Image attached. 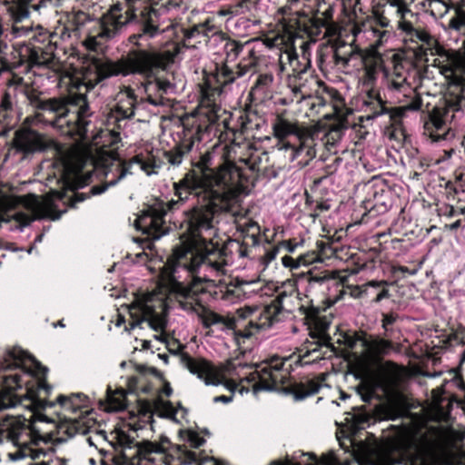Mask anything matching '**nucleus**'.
<instances>
[{"label":"nucleus","instance_id":"1","mask_svg":"<svg viewBox=\"0 0 465 465\" xmlns=\"http://www.w3.org/2000/svg\"><path fill=\"white\" fill-rule=\"evenodd\" d=\"M128 25L134 27V33L128 37L132 47L116 61L104 57L93 58L83 75L86 91L113 76L137 74L143 78H152L166 70L173 62L168 52L143 47V43H148L170 27L165 17H161L153 9L142 10L137 15L126 14L121 5H114L88 29L84 45L89 50L103 51L104 45Z\"/></svg>","mask_w":465,"mask_h":465},{"label":"nucleus","instance_id":"2","mask_svg":"<svg viewBox=\"0 0 465 465\" xmlns=\"http://www.w3.org/2000/svg\"><path fill=\"white\" fill-rule=\"evenodd\" d=\"M191 164L182 185L194 193L197 202L183 214L192 237L204 239L216 234L218 217L230 209L242 174L232 163L214 167L213 153L208 149L192 157Z\"/></svg>","mask_w":465,"mask_h":465},{"label":"nucleus","instance_id":"3","mask_svg":"<svg viewBox=\"0 0 465 465\" xmlns=\"http://www.w3.org/2000/svg\"><path fill=\"white\" fill-rule=\"evenodd\" d=\"M25 95L34 110L35 124L50 125L62 132L68 127L66 133L74 132L80 135L87 132L92 112L85 94L75 93L65 98L45 99L40 92L27 87Z\"/></svg>","mask_w":465,"mask_h":465},{"label":"nucleus","instance_id":"4","mask_svg":"<svg viewBox=\"0 0 465 465\" xmlns=\"http://www.w3.org/2000/svg\"><path fill=\"white\" fill-rule=\"evenodd\" d=\"M300 283L297 272L292 273V278L286 280L277 289V296L272 302L262 310L251 308L239 309L237 319L230 324L234 331L235 338H250L261 330L271 327L274 322H278V315L282 311L291 312L295 301L300 300Z\"/></svg>","mask_w":465,"mask_h":465},{"label":"nucleus","instance_id":"5","mask_svg":"<svg viewBox=\"0 0 465 465\" xmlns=\"http://www.w3.org/2000/svg\"><path fill=\"white\" fill-rule=\"evenodd\" d=\"M136 430H117L111 434V444L117 451L116 459L122 465H173V457L168 453L170 440L163 437L160 442L143 440L137 441Z\"/></svg>","mask_w":465,"mask_h":465},{"label":"nucleus","instance_id":"6","mask_svg":"<svg viewBox=\"0 0 465 465\" xmlns=\"http://www.w3.org/2000/svg\"><path fill=\"white\" fill-rule=\"evenodd\" d=\"M0 382L7 391H30L29 382L35 378L38 389L49 390L46 384L48 369L19 347L0 349Z\"/></svg>","mask_w":465,"mask_h":465},{"label":"nucleus","instance_id":"7","mask_svg":"<svg viewBox=\"0 0 465 465\" xmlns=\"http://www.w3.org/2000/svg\"><path fill=\"white\" fill-rule=\"evenodd\" d=\"M320 359L318 348L309 350L302 355L290 358L273 356L261 365H257L245 379L248 382L254 383L255 391H274L287 382L292 363L303 366Z\"/></svg>","mask_w":465,"mask_h":465},{"label":"nucleus","instance_id":"8","mask_svg":"<svg viewBox=\"0 0 465 465\" xmlns=\"http://www.w3.org/2000/svg\"><path fill=\"white\" fill-rule=\"evenodd\" d=\"M183 137L180 143L164 153V157L172 165H179L192 152L195 142H201L212 134L216 135L220 118L214 108H203L187 116L183 122Z\"/></svg>","mask_w":465,"mask_h":465},{"label":"nucleus","instance_id":"9","mask_svg":"<svg viewBox=\"0 0 465 465\" xmlns=\"http://www.w3.org/2000/svg\"><path fill=\"white\" fill-rule=\"evenodd\" d=\"M183 178L174 183L175 195L177 200L172 199L168 203H164L161 199H154L152 203L142 211L141 214L136 219V227L143 234H146L153 240H158L163 235H165L170 231V226L167 225V218L170 222L171 215L187 201L189 195H193L190 190H187L182 185Z\"/></svg>","mask_w":465,"mask_h":465},{"label":"nucleus","instance_id":"10","mask_svg":"<svg viewBox=\"0 0 465 465\" xmlns=\"http://www.w3.org/2000/svg\"><path fill=\"white\" fill-rule=\"evenodd\" d=\"M233 250L238 252L242 257L245 255L242 245L235 240H230L223 248L218 243L214 244L210 242L200 252L187 251L177 256L172 272L173 277L178 268L184 269L192 275L201 268L215 272L217 274H224L225 266L228 264V252H232Z\"/></svg>","mask_w":465,"mask_h":465},{"label":"nucleus","instance_id":"11","mask_svg":"<svg viewBox=\"0 0 465 465\" xmlns=\"http://www.w3.org/2000/svg\"><path fill=\"white\" fill-rule=\"evenodd\" d=\"M462 97L450 95L441 99L429 113V120L425 128L434 142L448 140L453 137V133L448 126L456 112L461 109Z\"/></svg>","mask_w":465,"mask_h":465},{"label":"nucleus","instance_id":"12","mask_svg":"<svg viewBox=\"0 0 465 465\" xmlns=\"http://www.w3.org/2000/svg\"><path fill=\"white\" fill-rule=\"evenodd\" d=\"M332 62L335 66L345 69L350 66V62L359 59L363 64L364 84L371 85L380 71L384 70L383 60L380 55L363 56L361 51L353 45L344 42H339L331 45Z\"/></svg>","mask_w":465,"mask_h":465},{"label":"nucleus","instance_id":"13","mask_svg":"<svg viewBox=\"0 0 465 465\" xmlns=\"http://www.w3.org/2000/svg\"><path fill=\"white\" fill-rule=\"evenodd\" d=\"M129 314L132 322L130 328L125 326V331L140 326L143 322H147L155 331H163L166 327L167 306L161 299L150 297L145 301L134 302L129 307Z\"/></svg>","mask_w":465,"mask_h":465},{"label":"nucleus","instance_id":"14","mask_svg":"<svg viewBox=\"0 0 465 465\" xmlns=\"http://www.w3.org/2000/svg\"><path fill=\"white\" fill-rule=\"evenodd\" d=\"M248 47V42L242 44L241 42L231 40L224 45V52L226 54V63L217 69L215 79L219 84L215 91L219 94L223 93L224 89L232 84L237 78L246 74L250 69L255 65V62L250 60L248 62H240L234 67H230L227 63L234 61L245 48Z\"/></svg>","mask_w":465,"mask_h":465},{"label":"nucleus","instance_id":"15","mask_svg":"<svg viewBox=\"0 0 465 465\" xmlns=\"http://www.w3.org/2000/svg\"><path fill=\"white\" fill-rule=\"evenodd\" d=\"M134 163L139 164L141 169L147 171L152 165L143 161L142 157L134 156L129 162L122 161L119 157H114L110 163L104 164V175L106 178L112 176L103 184L94 185L90 189L92 195H98L104 193L109 187L114 186L127 174H131V167Z\"/></svg>","mask_w":465,"mask_h":465},{"label":"nucleus","instance_id":"16","mask_svg":"<svg viewBox=\"0 0 465 465\" xmlns=\"http://www.w3.org/2000/svg\"><path fill=\"white\" fill-rule=\"evenodd\" d=\"M33 432H35V426L29 428V425L25 423L7 432V438L14 447V450L8 452V458L11 460L16 461L25 458L37 460L40 456L45 455L42 450L33 448L32 442L28 443L24 439L25 437H29Z\"/></svg>","mask_w":465,"mask_h":465},{"label":"nucleus","instance_id":"17","mask_svg":"<svg viewBox=\"0 0 465 465\" xmlns=\"http://www.w3.org/2000/svg\"><path fill=\"white\" fill-rule=\"evenodd\" d=\"M298 282L304 291V295L311 299L312 297L324 296L331 285L337 282L326 271L314 272L312 269L297 272Z\"/></svg>","mask_w":465,"mask_h":465},{"label":"nucleus","instance_id":"18","mask_svg":"<svg viewBox=\"0 0 465 465\" xmlns=\"http://www.w3.org/2000/svg\"><path fill=\"white\" fill-rule=\"evenodd\" d=\"M387 75V87L391 90L402 92L408 99L402 106L405 111H419L422 106V99L420 94L416 93L407 83L406 76L403 74V68L401 64H394L393 72L391 76Z\"/></svg>","mask_w":465,"mask_h":465},{"label":"nucleus","instance_id":"19","mask_svg":"<svg viewBox=\"0 0 465 465\" xmlns=\"http://www.w3.org/2000/svg\"><path fill=\"white\" fill-rule=\"evenodd\" d=\"M388 9H395V15L398 18V27L405 32L410 41L430 44L431 40L430 35L427 32L413 26L411 18H413L415 14L409 9L406 4H401L398 0H395L393 4L389 5Z\"/></svg>","mask_w":465,"mask_h":465},{"label":"nucleus","instance_id":"20","mask_svg":"<svg viewBox=\"0 0 465 465\" xmlns=\"http://www.w3.org/2000/svg\"><path fill=\"white\" fill-rule=\"evenodd\" d=\"M181 361L191 373L197 375L206 385H219L222 383L220 373L214 366L205 359L193 358L188 353H183Z\"/></svg>","mask_w":465,"mask_h":465},{"label":"nucleus","instance_id":"21","mask_svg":"<svg viewBox=\"0 0 465 465\" xmlns=\"http://www.w3.org/2000/svg\"><path fill=\"white\" fill-rule=\"evenodd\" d=\"M144 82L142 84L144 98H141L140 102H148L154 106L163 105V95L174 93L175 85L168 78H161L156 74L152 78H143Z\"/></svg>","mask_w":465,"mask_h":465},{"label":"nucleus","instance_id":"22","mask_svg":"<svg viewBox=\"0 0 465 465\" xmlns=\"http://www.w3.org/2000/svg\"><path fill=\"white\" fill-rule=\"evenodd\" d=\"M201 282V278H197L188 285L182 282L174 284L175 298L183 310L198 312L203 308L199 299V294L203 292L200 285Z\"/></svg>","mask_w":465,"mask_h":465},{"label":"nucleus","instance_id":"23","mask_svg":"<svg viewBox=\"0 0 465 465\" xmlns=\"http://www.w3.org/2000/svg\"><path fill=\"white\" fill-rule=\"evenodd\" d=\"M258 284V280L246 281L239 278L232 279L225 284L223 289L221 290L222 299L230 302H236L249 298L259 291V288H257Z\"/></svg>","mask_w":465,"mask_h":465},{"label":"nucleus","instance_id":"24","mask_svg":"<svg viewBox=\"0 0 465 465\" xmlns=\"http://www.w3.org/2000/svg\"><path fill=\"white\" fill-rule=\"evenodd\" d=\"M362 207L373 215L385 213L391 207L390 192L383 184H372L368 187Z\"/></svg>","mask_w":465,"mask_h":465},{"label":"nucleus","instance_id":"25","mask_svg":"<svg viewBox=\"0 0 465 465\" xmlns=\"http://www.w3.org/2000/svg\"><path fill=\"white\" fill-rule=\"evenodd\" d=\"M14 143L17 151L25 154L41 152L48 147L45 137L30 128L17 131Z\"/></svg>","mask_w":465,"mask_h":465},{"label":"nucleus","instance_id":"26","mask_svg":"<svg viewBox=\"0 0 465 465\" xmlns=\"http://www.w3.org/2000/svg\"><path fill=\"white\" fill-rule=\"evenodd\" d=\"M116 104L112 111L117 122L132 119L135 114V108L140 100L134 90L130 86H124L116 95Z\"/></svg>","mask_w":465,"mask_h":465},{"label":"nucleus","instance_id":"27","mask_svg":"<svg viewBox=\"0 0 465 465\" xmlns=\"http://www.w3.org/2000/svg\"><path fill=\"white\" fill-rule=\"evenodd\" d=\"M389 282L387 281H371L354 290L351 295L355 298L365 299L371 303H379L390 298Z\"/></svg>","mask_w":465,"mask_h":465},{"label":"nucleus","instance_id":"28","mask_svg":"<svg viewBox=\"0 0 465 465\" xmlns=\"http://www.w3.org/2000/svg\"><path fill=\"white\" fill-rule=\"evenodd\" d=\"M126 14L137 15L142 10L153 9L160 14L161 17L166 11L178 6V4L173 0H132L124 4H120Z\"/></svg>","mask_w":465,"mask_h":465},{"label":"nucleus","instance_id":"29","mask_svg":"<svg viewBox=\"0 0 465 465\" xmlns=\"http://www.w3.org/2000/svg\"><path fill=\"white\" fill-rule=\"evenodd\" d=\"M313 83H316V81L310 71L297 74H289L287 78V84L298 101L311 96L312 89L310 85Z\"/></svg>","mask_w":465,"mask_h":465},{"label":"nucleus","instance_id":"30","mask_svg":"<svg viewBox=\"0 0 465 465\" xmlns=\"http://www.w3.org/2000/svg\"><path fill=\"white\" fill-rule=\"evenodd\" d=\"M324 380L325 374H322L319 378L307 379L304 381L294 382L291 386V391L296 400H303L318 393Z\"/></svg>","mask_w":465,"mask_h":465},{"label":"nucleus","instance_id":"31","mask_svg":"<svg viewBox=\"0 0 465 465\" xmlns=\"http://www.w3.org/2000/svg\"><path fill=\"white\" fill-rule=\"evenodd\" d=\"M298 144H295V161L297 164L303 167L316 156L315 142L313 137H297Z\"/></svg>","mask_w":465,"mask_h":465},{"label":"nucleus","instance_id":"32","mask_svg":"<svg viewBox=\"0 0 465 465\" xmlns=\"http://www.w3.org/2000/svg\"><path fill=\"white\" fill-rule=\"evenodd\" d=\"M94 22L92 16L84 10H75L68 13L64 28L75 35H80L88 23Z\"/></svg>","mask_w":465,"mask_h":465},{"label":"nucleus","instance_id":"33","mask_svg":"<svg viewBox=\"0 0 465 465\" xmlns=\"http://www.w3.org/2000/svg\"><path fill=\"white\" fill-rule=\"evenodd\" d=\"M280 69L282 72L285 70V65L288 64L292 69L291 74H297L310 71L311 66L305 65L296 52L293 46L289 47L283 54H281L280 59Z\"/></svg>","mask_w":465,"mask_h":465},{"label":"nucleus","instance_id":"34","mask_svg":"<svg viewBox=\"0 0 465 465\" xmlns=\"http://www.w3.org/2000/svg\"><path fill=\"white\" fill-rule=\"evenodd\" d=\"M381 386V381L378 378L368 377L357 386L356 390L362 401L370 402Z\"/></svg>","mask_w":465,"mask_h":465},{"label":"nucleus","instance_id":"35","mask_svg":"<svg viewBox=\"0 0 465 465\" xmlns=\"http://www.w3.org/2000/svg\"><path fill=\"white\" fill-rule=\"evenodd\" d=\"M57 401L65 411H71L74 413L87 406V397L83 393L60 395Z\"/></svg>","mask_w":465,"mask_h":465},{"label":"nucleus","instance_id":"36","mask_svg":"<svg viewBox=\"0 0 465 465\" xmlns=\"http://www.w3.org/2000/svg\"><path fill=\"white\" fill-rule=\"evenodd\" d=\"M358 340L361 341L363 349H371L378 355H385L393 348L391 341L382 338L359 337Z\"/></svg>","mask_w":465,"mask_h":465},{"label":"nucleus","instance_id":"37","mask_svg":"<svg viewBox=\"0 0 465 465\" xmlns=\"http://www.w3.org/2000/svg\"><path fill=\"white\" fill-rule=\"evenodd\" d=\"M14 107L13 98L10 94L4 93L0 102V125L11 127L15 123L13 122Z\"/></svg>","mask_w":465,"mask_h":465},{"label":"nucleus","instance_id":"38","mask_svg":"<svg viewBox=\"0 0 465 465\" xmlns=\"http://www.w3.org/2000/svg\"><path fill=\"white\" fill-rule=\"evenodd\" d=\"M273 134L277 142H288L286 139L291 134H296L298 128L295 124L283 118H277L272 125Z\"/></svg>","mask_w":465,"mask_h":465},{"label":"nucleus","instance_id":"39","mask_svg":"<svg viewBox=\"0 0 465 465\" xmlns=\"http://www.w3.org/2000/svg\"><path fill=\"white\" fill-rule=\"evenodd\" d=\"M107 409L110 411H119L126 408V394L123 389L113 391L111 387L106 390Z\"/></svg>","mask_w":465,"mask_h":465},{"label":"nucleus","instance_id":"40","mask_svg":"<svg viewBox=\"0 0 465 465\" xmlns=\"http://www.w3.org/2000/svg\"><path fill=\"white\" fill-rule=\"evenodd\" d=\"M273 153L278 158H282V164L295 161V144L291 142H277L274 145Z\"/></svg>","mask_w":465,"mask_h":465},{"label":"nucleus","instance_id":"41","mask_svg":"<svg viewBox=\"0 0 465 465\" xmlns=\"http://www.w3.org/2000/svg\"><path fill=\"white\" fill-rule=\"evenodd\" d=\"M423 5L434 17H441L454 7L450 4V0H425Z\"/></svg>","mask_w":465,"mask_h":465},{"label":"nucleus","instance_id":"42","mask_svg":"<svg viewBox=\"0 0 465 465\" xmlns=\"http://www.w3.org/2000/svg\"><path fill=\"white\" fill-rule=\"evenodd\" d=\"M269 156L267 152H259L254 151L250 153V155L243 160L248 168L252 172L259 173L261 171V166L263 162H268Z\"/></svg>","mask_w":465,"mask_h":465},{"label":"nucleus","instance_id":"43","mask_svg":"<svg viewBox=\"0 0 465 465\" xmlns=\"http://www.w3.org/2000/svg\"><path fill=\"white\" fill-rule=\"evenodd\" d=\"M345 127L342 124H337L334 127L331 128L324 135L323 141L327 149L331 151L338 142L341 141Z\"/></svg>","mask_w":465,"mask_h":465},{"label":"nucleus","instance_id":"44","mask_svg":"<svg viewBox=\"0 0 465 465\" xmlns=\"http://www.w3.org/2000/svg\"><path fill=\"white\" fill-rule=\"evenodd\" d=\"M312 255L313 254H304L299 256L297 259L285 255L282 258V262L284 267L291 268L292 270H297L301 266L309 265L313 259Z\"/></svg>","mask_w":465,"mask_h":465},{"label":"nucleus","instance_id":"45","mask_svg":"<svg viewBox=\"0 0 465 465\" xmlns=\"http://www.w3.org/2000/svg\"><path fill=\"white\" fill-rule=\"evenodd\" d=\"M367 94L370 100L367 104H373V116H379L387 112V108L376 90L371 89L368 91Z\"/></svg>","mask_w":465,"mask_h":465},{"label":"nucleus","instance_id":"46","mask_svg":"<svg viewBox=\"0 0 465 465\" xmlns=\"http://www.w3.org/2000/svg\"><path fill=\"white\" fill-rule=\"evenodd\" d=\"M395 0H388L387 4L384 5L381 14L376 12V23L382 28L390 26V19L386 16V15L395 14V9H388L391 4H393ZM401 4H405L403 0H398Z\"/></svg>","mask_w":465,"mask_h":465},{"label":"nucleus","instance_id":"47","mask_svg":"<svg viewBox=\"0 0 465 465\" xmlns=\"http://www.w3.org/2000/svg\"><path fill=\"white\" fill-rule=\"evenodd\" d=\"M163 411H164V416L169 419H172L173 420H174L176 422H179L177 415L180 411H182L181 418H184V415L187 412V410L185 408H183L180 403L178 404L177 408H174L173 406L172 402L167 401V402L163 403Z\"/></svg>","mask_w":465,"mask_h":465},{"label":"nucleus","instance_id":"48","mask_svg":"<svg viewBox=\"0 0 465 465\" xmlns=\"http://www.w3.org/2000/svg\"><path fill=\"white\" fill-rule=\"evenodd\" d=\"M252 5V0H232L231 2V8L234 11V15H240L249 12Z\"/></svg>","mask_w":465,"mask_h":465},{"label":"nucleus","instance_id":"49","mask_svg":"<svg viewBox=\"0 0 465 465\" xmlns=\"http://www.w3.org/2000/svg\"><path fill=\"white\" fill-rule=\"evenodd\" d=\"M354 411L355 413L352 419L358 426H362L370 421L371 416L367 411H365L363 407L355 408Z\"/></svg>","mask_w":465,"mask_h":465},{"label":"nucleus","instance_id":"50","mask_svg":"<svg viewBox=\"0 0 465 465\" xmlns=\"http://www.w3.org/2000/svg\"><path fill=\"white\" fill-rule=\"evenodd\" d=\"M398 320V314L391 312V313H382L381 325L385 331V334L391 331V326Z\"/></svg>","mask_w":465,"mask_h":465},{"label":"nucleus","instance_id":"51","mask_svg":"<svg viewBox=\"0 0 465 465\" xmlns=\"http://www.w3.org/2000/svg\"><path fill=\"white\" fill-rule=\"evenodd\" d=\"M312 43L311 42H302V45L301 46L302 53L299 54L301 61L307 66H311V48Z\"/></svg>","mask_w":465,"mask_h":465},{"label":"nucleus","instance_id":"52","mask_svg":"<svg viewBox=\"0 0 465 465\" xmlns=\"http://www.w3.org/2000/svg\"><path fill=\"white\" fill-rule=\"evenodd\" d=\"M207 28L203 24H200L198 25L193 26L190 30L185 32V37L187 39L194 38L199 35H207Z\"/></svg>","mask_w":465,"mask_h":465},{"label":"nucleus","instance_id":"53","mask_svg":"<svg viewBox=\"0 0 465 465\" xmlns=\"http://www.w3.org/2000/svg\"><path fill=\"white\" fill-rule=\"evenodd\" d=\"M187 441L190 443L191 447L199 448L204 444L205 440L203 438L200 437L194 431H188L187 432Z\"/></svg>","mask_w":465,"mask_h":465},{"label":"nucleus","instance_id":"54","mask_svg":"<svg viewBox=\"0 0 465 465\" xmlns=\"http://www.w3.org/2000/svg\"><path fill=\"white\" fill-rule=\"evenodd\" d=\"M273 81V76L269 74H260L256 80L254 87H267Z\"/></svg>","mask_w":465,"mask_h":465},{"label":"nucleus","instance_id":"55","mask_svg":"<svg viewBox=\"0 0 465 465\" xmlns=\"http://www.w3.org/2000/svg\"><path fill=\"white\" fill-rule=\"evenodd\" d=\"M21 402V400L16 396H7L3 399L1 407L4 409L15 408Z\"/></svg>","mask_w":465,"mask_h":465},{"label":"nucleus","instance_id":"56","mask_svg":"<svg viewBox=\"0 0 465 465\" xmlns=\"http://www.w3.org/2000/svg\"><path fill=\"white\" fill-rule=\"evenodd\" d=\"M221 322V317L216 313H211L209 316H206L203 320V324L204 327L208 328L213 324L219 323Z\"/></svg>","mask_w":465,"mask_h":465},{"label":"nucleus","instance_id":"57","mask_svg":"<svg viewBox=\"0 0 465 465\" xmlns=\"http://www.w3.org/2000/svg\"><path fill=\"white\" fill-rule=\"evenodd\" d=\"M183 455L184 456L185 461L189 463L197 462L198 455L196 452L192 450H183Z\"/></svg>","mask_w":465,"mask_h":465},{"label":"nucleus","instance_id":"58","mask_svg":"<svg viewBox=\"0 0 465 465\" xmlns=\"http://www.w3.org/2000/svg\"><path fill=\"white\" fill-rule=\"evenodd\" d=\"M359 337H367V334L364 333V332L356 333L354 335V337L350 338V339L347 340L348 347L351 348V349H354V347H355L357 342H361V341L358 340Z\"/></svg>","mask_w":465,"mask_h":465},{"label":"nucleus","instance_id":"59","mask_svg":"<svg viewBox=\"0 0 465 465\" xmlns=\"http://www.w3.org/2000/svg\"><path fill=\"white\" fill-rule=\"evenodd\" d=\"M218 14L220 15H223V16H227V15H230V16H235L234 15V11L231 8V3L226 5H223L220 11L218 12Z\"/></svg>","mask_w":465,"mask_h":465},{"label":"nucleus","instance_id":"60","mask_svg":"<svg viewBox=\"0 0 465 465\" xmlns=\"http://www.w3.org/2000/svg\"><path fill=\"white\" fill-rule=\"evenodd\" d=\"M373 33H374V35H377V36H378V40H377L378 45H381L383 43V41L386 39V37L388 36V35L390 34L389 31H387V30H383V31L373 30Z\"/></svg>","mask_w":465,"mask_h":465},{"label":"nucleus","instance_id":"61","mask_svg":"<svg viewBox=\"0 0 465 465\" xmlns=\"http://www.w3.org/2000/svg\"><path fill=\"white\" fill-rule=\"evenodd\" d=\"M88 195L84 193H74V199L72 201V205L74 206L77 203L84 202Z\"/></svg>","mask_w":465,"mask_h":465},{"label":"nucleus","instance_id":"62","mask_svg":"<svg viewBox=\"0 0 465 465\" xmlns=\"http://www.w3.org/2000/svg\"><path fill=\"white\" fill-rule=\"evenodd\" d=\"M460 339L462 343L465 344L464 339H465V326H459V328L456 331V333L454 334V340Z\"/></svg>","mask_w":465,"mask_h":465},{"label":"nucleus","instance_id":"63","mask_svg":"<svg viewBox=\"0 0 465 465\" xmlns=\"http://www.w3.org/2000/svg\"><path fill=\"white\" fill-rule=\"evenodd\" d=\"M17 219L23 225H28L33 221L31 216L22 213L17 214Z\"/></svg>","mask_w":465,"mask_h":465},{"label":"nucleus","instance_id":"64","mask_svg":"<svg viewBox=\"0 0 465 465\" xmlns=\"http://www.w3.org/2000/svg\"><path fill=\"white\" fill-rule=\"evenodd\" d=\"M282 244L289 252H293L298 245V243L293 242L292 241H284Z\"/></svg>","mask_w":465,"mask_h":465}]
</instances>
